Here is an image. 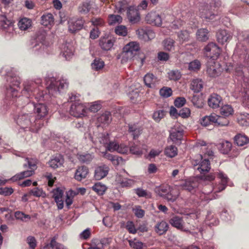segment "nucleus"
<instances>
[{"label": "nucleus", "mask_w": 249, "mask_h": 249, "mask_svg": "<svg viewBox=\"0 0 249 249\" xmlns=\"http://www.w3.org/2000/svg\"><path fill=\"white\" fill-rule=\"evenodd\" d=\"M8 70V68H3L0 72L5 73L7 76V82L9 87L6 89L7 97L14 102L17 103L18 106H23L24 104L30 102L29 98L35 97L37 101L45 100L46 97L43 91L37 89L38 85L41 83V79H37L36 81L28 80L23 83V89L21 91V96H18V86L20 84L19 78L17 77Z\"/></svg>", "instance_id": "obj_1"}, {"label": "nucleus", "mask_w": 249, "mask_h": 249, "mask_svg": "<svg viewBox=\"0 0 249 249\" xmlns=\"http://www.w3.org/2000/svg\"><path fill=\"white\" fill-rule=\"evenodd\" d=\"M27 109L25 106L17 117L15 118V121L20 129L25 131L37 132L44 125V120H36L33 113L27 112Z\"/></svg>", "instance_id": "obj_2"}, {"label": "nucleus", "mask_w": 249, "mask_h": 249, "mask_svg": "<svg viewBox=\"0 0 249 249\" xmlns=\"http://www.w3.org/2000/svg\"><path fill=\"white\" fill-rule=\"evenodd\" d=\"M217 177L220 181L218 183H216L212 186H210L211 189L209 191L206 190L208 187L207 186L203 188V192L200 196V199L202 201H209L218 198V196L216 194L226 188L229 179L227 175L222 172H219L217 173Z\"/></svg>", "instance_id": "obj_3"}, {"label": "nucleus", "mask_w": 249, "mask_h": 249, "mask_svg": "<svg viewBox=\"0 0 249 249\" xmlns=\"http://www.w3.org/2000/svg\"><path fill=\"white\" fill-rule=\"evenodd\" d=\"M46 89L49 94L53 96L62 92L68 87V82L66 79L56 80L53 76L48 75L45 77Z\"/></svg>", "instance_id": "obj_4"}, {"label": "nucleus", "mask_w": 249, "mask_h": 249, "mask_svg": "<svg viewBox=\"0 0 249 249\" xmlns=\"http://www.w3.org/2000/svg\"><path fill=\"white\" fill-rule=\"evenodd\" d=\"M237 37L238 42L237 43L235 53L239 55H243L245 58H249V51L242 43V41L248 43L249 42V33L248 31H241L236 29Z\"/></svg>", "instance_id": "obj_5"}, {"label": "nucleus", "mask_w": 249, "mask_h": 249, "mask_svg": "<svg viewBox=\"0 0 249 249\" xmlns=\"http://www.w3.org/2000/svg\"><path fill=\"white\" fill-rule=\"evenodd\" d=\"M220 53V48L215 43H209L204 48V55L209 58V61H215L219 56Z\"/></svg>", "instance_id": "obj_6"}, {"label": "nucleus", "mask_w": 249, "mask_h": 249, "mask_svg": "<svg viewBox=\"0 0 249 249\" xmlns=\"http://www.w3.org/2000/svg\"><path fill=\"white\" fill-rule=\"evenodd\" d=\"M27 105L26 108H33L35 110V113L36 114V117H35L36 120H42L48 114V108L47 106L42 103L35 104L34 103H30V102L26 103Z\"/></svg>", "instance_id": "obj_7"}, {"label": "nucleus", "mask_w": 249, "mask_h": 249, "mask_svg": "<svg viewBox=\"0 0 249 249\" xmlns=\"http://www.w3.org/2000/svg\"><path fill=\"white\" fill-rule=\"evenodd\" d=\"M87 111L86 107L81 102L72 103L70 109V114L76 118H81L86 116Z\"/></svg>", "instance_id": "obj_8"}, {"label": "nucleus", "mask_w": 249, "mask_h": 249, "mask_svg": "<svg viewBox=\"0 0 249 249\" xmlns=\"http://www.w3.org/2000/svg\"><path fill=\"white\" fill-rule=\"evenodd\" d=\"M223 69L221 65L215 61H208L207 63V73L210 77L215 78L219 76Z\"/></svg>", "instance_id": "obj_9"}, {"label": "nucleus", "mask_w": 249, "mask_h": 249, "mask_svg": "<svg viewBox=\"0 0 249 249\" xmlns=\"http://www.w3.org/2000/svg\"><path fill=\"white\" fill-rule=\"evenodd\" d=\"M127 18L131 24L138 23L141 19L139 10L134 6H130L126 12Z\"/></svg>", "instance_id": "obj_10"}, {"label": "nucleus", "mask_w": 249, "mask_h": 249, "mask_svg": "<svg viewBox=\"0 0 249 249\" xmlns=\"http://www.w3.org/2000/svg\"><path fill=\"white\" fill-rule=\"evenodd\" d=\"M115 41V38L113 37H103L99 40V45L103 51H108L112 49Z\"/></svg>", "instance_id": "obj_11"}, {"label": "nucleus", "mask_w": 249, "mask_h": 249, "mask_svg": "<svg viewBox=\"0 0 249 249\" xmlns=\"http://www.w3.org/2000/svg\"><path fill=\"white\" fill-rule=\"evenodd\" d=\"M169 222L172 226L177 228L178 230L188 232L191 234L195 235V234L196 233V232H191L188 230V229L184 228L183 225V221L182 217L178 216H173L169 220Z\"/></svg>", "instance_id": "obj_12"}, {"label": "nucleus", "mask_w": 249, "mask_h": 249, "mask_svg": "<svg viewBox=\"0 0 249 249\" xmlns=\"http://www.w3.org/2000/svg\"><path fill=\"white\" fill-rule=\"evenodd\" d=\"M84 23V20L82 18H72L68 21L69 30L72 33L81 30Z\"/></svg>", "instance_id": "obj_13"}, {"label": "nucleus", "mask_w": 249, "mask_h": 249, "mask_svg": "<svg viewBox=\"0 0 249 249\" xmlns=\"http://www.w3.org/2000/svg\"><path fill=\"white\" fill-rule=\"evenodd\" d=\"M201 161L200 162L198 160H195L194 165L195 166L198 165L197 170L201 174H204L208 172L210 169V163L208 160L204 159L202 160L201 155H199Z\"/></svg>", "instance_id": "obj_14"}, {"label": "nucleus", "mask_w": 249, "mask_h": 249, "mask_svg": "<svg viewBox=\"0 0 249 249\" xmlns=\"http://www.w3.org/2000/svg\"><path fill=\"white\" fill-rule=\"evenodd\" d=\"M0 28L8 33H11L13 31L12 21L8 19L5 15H0Z\"/></svg>", "instance_id": "obj_15"}, {"label": "nucleus", "mask_w": 249, "mask_h": 249, "mask_svg": "<svg viewBox=\"0 0 249 249\" xmlns=\"http://www.w3.org/2000/svg\"><path fill=\"white\" fill-rule=\"evenodd\" d=\"M145 20L147 23L153 25L160 26L162 24L161 18L156 12L148 13L145 17Z\"/></svg>", "instance_id": "obj_16"}, {"label": "nucleus", "mask_w": 249, "mask_h": 249, "mask_svg": "<svg viewBox=\"0 0 249 249\" xmlns=\"http://www.w3.org/2000/svg\"><path fill=\"white\" fill-rule=\"evenodd\" d=\"M232 36V34L225 30H219L216 33L217 40L221 44L229 42L231 40Z\"/></svg>", "instance_id": "obj_17"}, {"label": "nucleus", "mask_w": 249, "mask_h": 249, "mask_svg": "<svg viewBox=\"0 0 249 249\" xmlns=\"http://www.w3.org/2000/svg\"><path fill=\"white\" fill-rule=\"evenodd\" d=\"M61 54L66 60L70 59L73 54L74 49L70 43L66 42L62 45L61 47Z\"/></svg>", "instance_id": "obj_18"}, {"label": "nucleus", "mask_w": 249, "mask_h": 249, "mask_svg": "<svg viewBox=\"0 0 249 249\" xmlns=\"http://www.w3.org/2000/svg\"><path fill=\"white\" fill-rule=\"evenodd\" d=\"M183 130L180 128H172L170 131V138L175 143H180L183 136Z\"/></svg>", "instance_id": "obj_19"}, {"label": "nucleus", "mask_w": 249, "mask_h": 249, "mask_svg": "<svg viewBox=\"0 0 249 249\" xmlns=\"http://www.w3.org/2000/svg\"><path fill=\"white\" fill-rule=\"evenodd\" d=\"M53 198L54 199V200L56 203L58 209H62L64 207V202L62 200L63 191L58 188L56 189H54L53 191Z\"/></svg>", "instance_id": "obj_20"}, {"label": "nucleus", "mask_w": 249, "mask_h": 249, "mask_svg": "<svg viewBox=\"0 0 249 249\" xmlns=\"http://www.w3.org/2000/svg\"><path fill=\"white\" fill-rule=\"evenodd\" d=\"M109 168L106 165L99 166L95 168L94 178L96 180H100L107 176Z\"/></svg>", "instance_id": "obj_21"}, {"label": "nucleus", "mask_w": 249, "mask_h": 249, "mask_svg": "<svg viewBox=\"0 0 249 249\" xmlns=\"http://www.w3.org/2000/svg\"><path fill=\"white\" fill-rule=\"evenodd\" d=\"M64 162V159L62 155L60 154L56 155L52 157V158L48 162L50 167L53 169H56L60 167Z\"/></svg>", "instance_id": "obj_22"}, {"label": "nucleus", "mask_w": 249, "mask_h": 249, "mask_svg": "<svg viewBox=\"0 0 249 249\" xmlns=\"http://www.w3.org/2000/svg\"><path fill=\"white\" fill-rule=\"evenodd\" d=\"M89 173V169L85 166L78 167L75 173L74 178L78 181H81L85 178Z\"/></svg>", "instance_id": "obj_23"}, {"label": "nucleus", "mask_w": 249, "mask_h": 249, "mask_svg": "<svg viewBox=\"0 0 249 249\" xmlns=\"http://www.w3.org/2000/svg\"><path fill=\"white\" fill-rule=\"evenodd\" d=\"M123 49L135 56L140 50V46L137 42L132 41L126 44Z\"/></svg>", "instance_id": "obj_24"}, {"label": "nucleus", "mask_w": 249, "mask_h": 249, "mask_svg": "<svg viewBox=\"0 0 249 249\" xmlns=\"http://www.w3.org/2000/svg\"><path fill=\"white\" fill-rule=\"evenodd\" d=\"M143 81L145 85L150 88L155 87L158 82L157 78L152 73H147L143 78Z\"/></svg>", "instance_id": "obj_25"}, {"label": "nucleus", "mask_w": 249, "mask_h": 249, "mask_svg": "<svg viewBox=\"0 0 249 249\" xmlns=\"http://www.w3.org/2000/svg\"><path fill=\"white\" fill-rule=\"evenodd\" d=\"M169 229L168 223L164 221H161L155 226V232L160 235L165 234Z\"/></svg>", "instance_id": "obj_26"}, {"label": "nucleus", "mask_w": 249, "mask_h": 249, "mask_svg": "<svg viewBox=\"0 0 249 249\" xmlns=\"http://www.w3.org/2000/svg\"><path fill=\"white\" fill-rule=\"evenodd\" d=\"M221 97L217 94H212L208 99V103L209 106L213 108H216L219 107L221 102Z\"/></svg>", "instance_id": "obj_27"}, {"label": "nucleus", "mask_w": 249, "mask_h": 249, "mask_svg": "<svg viewBox=\"0 0 249 249\" xmlns=\"http://www.w3.org/2000/svg\"><path fill=\"white\" fill-rule=\"evenodd\" d=\"M134 57V55H133L131 53L124 50L123 48L122 52L117 56V58L118 59H121V62L122 64H124L131 61Z\"/></svg>", "instance_id": "obj_28"}, {"label": "nucleus", "mask_w": 249, "mask_h": 249, "mask_svg": "<svg viewBox=\"0 0 249 249\" xmlns=\"http://www.w3.org/2000/svg\"><path fill=\"white\" fill-rule=\"evenodd\" d=\"M53 16L51 13H47L42 16L41 23L42 25L50 28L53 24Z\"/></svg>", "instance_id": "obj_29"}, {"label": "nucleus", "mask_w": 249, "mask_h": 249, "mask_svg": "<svg viewBox=\"0 0 249 249\" xmlns=\"http://www.w3.org/2000/svg\"><path fill=\"white\" fill-rule=\"evenodd\" d=\"M128 132L133 136V139H135L140 135L142 129L137 124H130L128 125Z\"/></svg>", "instance_id": "obj_30"}, {"label": "nucleus", "mask_w": 249, "mask_h": 249, "mask_svg": "<svg viewBox=\"0 0 249 249\" xmlns=\"http://www.w3.org/2000/svg\"><path fill=\"white\" fill-rule=\"evenodd\" d=\"M34 171L33 170H27L17 174L10 178V180L15 182L18 180L22 179L25 178L29 177L33 175Z\"/></svg>", "instance_id": "obj_31"}, {"label": "nucleus", "mask_w": 249, "mask_h": 249, "mask_svg": "<svg viewBox=\"0 0 249 249\" xmlns=\"http://www.w3.org/2000/svg\"><path fill=\"white\" fill-rule=\"evenodd\" d=\"M97 122L100 124H108L111 121L110 113L108 111H106L105 113L100 115L97 118Z\"/></svg>", "instance_id": "obj_32"}, {"label": "nucleus", "mask_w": 249, "mask_h": 249, "mask_svg": "<svg viewBox=\"0 0 249 249\" xmlns=\"http://www.w3.org/2000/svg\"><path fill=\"white\" fill-rule=\"evenodd\" d=\"M77 158L80 162L89 164L93 159L94 156L92 154L84 153L82 154H78Z\"/></svg>", "instance_id": "obj_33"}, {"label": "nucleus", "mask_w": 249, "mask_h": 249, "mask_svg": "<svg viewBox=\"0 0 249 249\" xmlns=\"http://www.w3.org/2000/svg\"><path fill=\"white\" fill-rule=\"evenodd\" d=\"M196 36L198 40L206 41L209 39V31L205 28L199 29L197 31Z\"/></svg>", "instance_id": "obj_34"}, {"label": "nucleus", "mask_w": 249, "mask_h": 249, "mask_svg": "<svg viewBox=\"0 0 249 249\" xmlns=\"http://www.w3.org/2000/svg\"><path fill=\"white\" fill-rule=\"evenodd\" d=\"M45 38H46V37L45 36V33H43V34H41V35L38 36L36 39H37V40H40L41 45H40V44H36L33 46V50L35 51L39 50L40 52L41 53H42V52L43 51H44V50L45 48V43H44Z\"/></svg>", "instance_id": "obj_35"}, {"label": "nucleus", "mask_w": 249, "mask_h": 249, "mask_svg": "<svg viewBox=\"0 0 249 249\" xmlns=\"http://www.w3.org/2000/svg\"><path fill=\"white\" fill-rule=\"evenodd\" d=\"M216 114H212L209 116H205L202 118L200 123L203 126H208L211 124H213L214 125V120H215Z\"/></svg>", "instance_id": "obj_36"}, {"label": "nucleus", "mask_w": 249, "mask_h": 249, "mask_svg": "<svg viewBox=\"0 0 249 249\" xmlns=\"http://www.w3.org/2000/svg\"><path fill=\"white\" fill-rule=\"evenodd\" d=\"M234 142L237 145L242 146L249 142V139L244 134H238L234 137Z\"/></svg>", "instance_id": "obj_37"}, {"label": "nucleus", "mask_w": 249, "mask_h": 249, "mask_svg": "<svg viewBox=\"0 0 249 249\" xmlns=\"http://www.w3.org/2000/svg\"><path fill=\"white\" fill-rule=\"evenodd\" d=\"M109 142V135L108 133L99 134L97 137V140H96L97 143L99 142L105 147H106Z\"/></svg>", "instance_id": "obj_38"}, {"label": "nucleus", "mask_w": 249, "mask_h": 249, "mask_svg": "<svg viewBox=\"0 0 249 249\" xmlns=\"http://www.w3.org/2000/svg\"><path fill=\"white\" fill-rule=\"evenodd\" d=\"M203 88V82L201 79H196L192 81L191 89L195 92H199Z\"/></svg>", "instance_id": "obj_39"}, {"label": "nucleus", "mask_w": 249, "mask_h": 249, "mask_svg": "<svg viewBox=\"0 0 249 249\" xmlns=\"http://www.w3.org/2000/svg\"><path fill=\"white\" fill-rule=\"evenodd\" d=\"M31 26V20L28 18H21L18 23V26L21 30H26Z\"/></svg>", "instance_id": "obj_40"}, {"label": "nucleus", "mask_w": 249, "mask_h": 249, "mask_svg": "<svg viewBox=\"0 0 249 249\" xmlns=\"http://www.w3.org/2000/svg\"><path fill=\"white\" fill-rule=\"evenodd\" d=\"M165 155L170 158H173L178 154V149L174 145L167 146L164 150Z\"/></svg>", "instance_id": "obj_41"}, {"label": "nucleus", "mask_w": 249, "mask_h": 249, "mask_svg": "<svg viewBox=\"0 0 249 249\" xmlns=\"http://www.w3.org/2000/svg\"><path fill=\"white\" fill-rule=\"evenodd\" d=\"M170 187L168 185L160 186L155 188V192L160 196L164 198L168 192H170Z\"/></svg>", "instance_id": "obj_42"}, {"label": "nucleus", "mask_w": 249, "mask_h": 249, "mask_svg": "<svg viewBox=\"0 0 249 249\" xmlns=\"http://www.w3.org/2000/svg\"><path fill=\"white\" fill-rule=\"evenodd\" d=\"M105 66L104 62L100 58H95L91 64L92 70L98 71L102 69Z\"/></svg>", "instance_id": "obj_43"}, {"label": "nucleus", "mask_w": 249, "mask_h": 249, "mask_svg": "<svg viewBox=\"0 0 249 249\" xmlns=\"http://www.w3.org/2000/svg\"><path fill=\"white\" fill-rule=\"evenodd\" d=\"M135 193L140 197H145L146 198H150L152 197L151 193L146 190L141 188H137L134 189Z\"/></svg>", "instance_id": "obj_44"}, {"label": "nucleus", "mask_w": 249, "mask_h": 249, "mask_svg": "<svg viewBox=\"0 0 249 249\" xmlns=\"http://www.w3.org/2000/svg\"><path fill=\"white\" fill-rule=\"evenodd\" d=\"M175 41L170 38H167L163 41V46L164 49L168 51H172L175 49Z\"/></svg>", "instance_id": "obj_45"}, {"label": "nucleus", "mask_w": 249, "mask_h": 249, "mask_svg": "<svg viewBox=\"0 0 249 249\" xmlns=\"http://www.w3.org/2000/svg\"><path fill=\"white\" fill-rule=\"evenodd\" d=\"M92 189L99 195H103L105 193L107 187L101 183H97L92 187Z\"/></svg>", "instance_id": "obj_46"}, {"label": "nucleus", "mask_w": 249, "mask_h": 249, "mask_svg": "<svg viewBox=\"0 0 249 249\" xmlns=\"http://www.w3.org/2000/svg\"><path fill=\"white\" fill-rule=\"evenodd\" d=\"M116 7L118 10V12L122 13L126 10L127 11L129 6L126 0H123L119 1Z\"/></svg>", "instance_id": "obj_47"}, {"label": "nucleus", "mask_w": 249, "mask_h": 249, "mask_svg": "<svg viewBox=\"0 0 249 249\" xmlns=\"http://www.w3.org/2000/svg\"><path fill=\"white\" fill-rule=\"evenodd\" d=\"M233 112L232 107L229 105H225L220 108V113L225 117H228L231 115Z\"/></svg>", "instance_id": "obj_48"}, {"label": "nucleus", "mask_w": 249, "mask_h": 249, "mask_svg": "<svg viewBox=\"0 0 249 249\" xmlns=\"http://www.w3.org/2000/svg\"><path fill=\"white\" fill-rule=\"evenodd\" d=\"M216 117L214 120V126H225L229 124V121L225 117L217 115L216 114Z\"/></svg>", "instance_id": "obj_49"}, {"label": "nucleus", "mask_w": 249, "mask_h": 249, "mask_svg": "<svg viewBox=\"0 0 249 249\" xmlns=\"http://www.w3.org/2000/svg\"><path fill=\"white\" fill-rule=\"evenodd\" d=\"M231 143L228 141H226L220 144L219 149L222 153L224 154H227L231 150Z\"/></svg>", "instance_id": "obj_50"}, {"label": "nucleus", "mask_w": 249, "mask_h": 249, "mask_svg": "<svg viewBox=\"0 0 249 249\" xmlns=\"http://www.w3.org/2000/svg\"><path fill=\"white\" fill-rule=\"evenodd\" d=\"M26 160L28 163V167L30 169V170L34 171V170L36 168V164L37 162V159L36 158H27L26 159ZM23 166L24 167H27L26 164H24Z\"/></svg>", "instance_id": "obj_51"}, {"label": "nucleus", "mask_w": 249, "mask_h": 249, "mask_svg": "<svg viewBox=\"0 0 249 249\" xmlns=\"http://www.w3.org/2000/svg\"><path fill=\"white\" fill-rule=\"evenodd\" d=\"M90 9L89 2H84L79 6L78 11L82 14H86L89 11Z\"/></svg>", "instance_id": "obj_52"}, {"label": "nucleus", "mask_w": 249, "mask_h": 249, "mask_svg": "<svg viewBox=\"0 0 249 249\" xmlns=\"http://www.w3.org/2000/svg\"><path fill=\"white\" fill-rule=\"evenodd\" d=\"M75 195V192L72 190H70L67 193L65 203L68 208L72 204L73 202V197Z\"/></svg>", "instance_id": "obj_53"}, {"label": "nucleus", "mask_w": 249, "mask_h": 249, "mask_svg": "<svg viewBox=\"0 0 249 249\" xmlns=\"http://www.w3.org/2000/svg\"><path fill=\"white\" fill-rule=\"evenodd\" d=\"M239 124L243 126L249 125V114H244L238 118Z\"/></svg>", "instance_id": "obj_54"}, {"label": "nucleus", "mask_w": 249, "mask_h": 249, "mask_svg": "<svg viewBox=\"0 0 249 249\" xmlns=\"http://www.w3.org/2000/svg\"><path fill=\"white\" fill-rule=\"evenodd\" d=\"M200 61L196 59L189 63L188 69L192 71H196L200 69Z\"/></svg>", "instance_id": "obj_55"}, {"label": "nucleus", "mask_w": 249, "mask_h": 249, "mask_svg": "<svg viewBox=\"0 0 249 249\" xmlns=\"http://www.w3.org/2000/svg\"><path fill=\"white\" fill-rule=\"evenodd\" d=\"M211 213H208V214L207 215L206 219L205 221L206 224L210 227L218 225L219 223L218 220L216 218H211L213 216H211Z\"/></svg>", "instance_id": "obj_56"}, {"label": "nucleus", "mask_w": 249, "mask_h": 249, "mask_svg": "<svg viewBox=\"0 0 249 249\" xmlns=\"http://www.w3.org/2000/svg\"><path fill=\"white\" fill-rule=\"evenodd\" d=\"M132 211L135 216L138 218H141L144 215L145 211L141 209V207L140 206H135V207L133 208Z\"/></svg>", "instance_id": "obj_57"}, {"label": "nucleus", "mask_w": 249, "mask_h": 249, "mask_svg": "<svg viewBox=\"0 0 249 249\" xmlns=\"http://www.w3.org/2000/svg\"><path fill=\"white\" fill-rule=\"evenodd\" d=\"M168 77L170 80L177 81L181 77L180 72L178 71L173 70L168 73Z\"/></svg>", "instance_id": "obj_58"}, {"label": "nucleus", "mask_w": 249, "mask_h": 249, "mask_svg": "<svg viewBox=\"0 0 249 249\" xmlns=\"http://www.w3.org/2000/svg\"><path fill=\"white\" fill-rule=\"evenodd\" d=\"M191 102L193 105L197 108H201L203 106L202 99L198 96L194 95L192 98Z\"/></svg>", "instance_id": "obj_59"}, {"label": "nucleus", "mask_w": 249, "mask_h": 249, "mask_svg": "<svg viewBox=\"0 0 249 249\" xmlns=\"http://www.w3.org/2000/svg\"><path fill=\"white\" fill-rule=\"evenodd\" d=\"M160 94L161 96L167 98L172 94V90L171 88L168 87H163L160 90Z\"/></svg>", "instance_id": "obj_60"}, {"label": "nucleus", "mask_w": 249, "mask_h": 249, "mask_svg": "<svg viewBox=\"0 0 249 249\" xmlns=\"http://www.w3.org/2000/svg\"><path fill=\"white\" fill-rule=\"evenodd\" d=\"M165 112L163 110H158L155 111L153 118L156 122H159L165 116Z\"/></svg>", "instance_id": "obj_61"}, {"label": "nucleus", "mask_w": 249, "mask_h": 249, "mask_svg": "<svg viewBox=\"0 0 249 249\" xmlns=\"http://www.w3.org/2000/svg\"><path fill=\"white\" fill-rule=\"evenodd\" d=\"M129 150L132 154L137 155H140L142 153L140 145L136 144H133L131 145L129 148Z\"/></svg>", "instance_id": "obj_62"}, {"label": "nucleus", "mask_w": 249, "mask_h": 249, "mask_svg": "<svg viewBox=\"0 0 249 249\" xmlns=\"http://www.w3.org/2000/svg\"><path fill=\"white\" fill-rule=\"evenodd\" d=\"M125 228L130 233L135 234L137 232V229L135 228L134 223L131 221L126 222Z\"/></svg>", "instance_id": "obj_63"}, {"label": "nucleus", "mask_w": 249, "mask_h": 249, "mask_svg": "<svg viewBox=\"0 0 249 249\" xmlns=\"http://www.w3.org/2000/svg\"><path fill=\"white\" fill-rule=\"evenodd\" d=\"M51 247L55 249H68L62 244L57 242L55 237L53 238L51 241Z\"/></svg>", "instance_id": "obj_64"}]
</instances>
